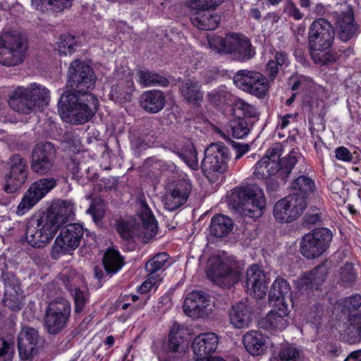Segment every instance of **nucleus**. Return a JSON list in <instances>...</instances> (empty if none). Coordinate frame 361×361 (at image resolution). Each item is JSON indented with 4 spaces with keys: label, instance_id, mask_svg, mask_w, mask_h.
Returning a JSON list of instances; mask_svg holds the SVG:
<instances>
[{
    "label": "nucleus",
    "instance_id": "f257e3e1",
    "mask_svg": "<svg viewBox=\"0 0 361 361\" xmlns=\"http://www.w3.org/2000/svg\"><path fill=\"white\" fill-rule=\"evenodd\" d=\"M74 214V204L68 200H58L47 211L36 212L27 221L25 231L27 243L33 247H44Z\"/></svg>",
    "mask_w": 361,
    "mask_h": 361
},
{
    "label": "nucleus",
    "instance_id": "f03ea898",
    "mask_svg": "<svg viewBox=\"0 0 361 361\" xmlns=\"http://www.w3.org/2000/svg\"><path fill=\"white\" fill-rule=\"evenodd\" d=\"M99 106L97 98L93 94L65 92L58 102L59 113L66 122L81 124L90 121Z\"/></svg>",
    "mask_w": 361,
    "mask_h": 361
},
{
    "label": "nucleus",
    "instance_id": "7ed1b4c3",
    "mask_svg": "<svg viewBox=\"0 0 361 361\" xmlns=\"http://www.w3.org/2000/svg\"><path fill=\"white\" fill-rule=\"evenodd\" d=\"M334 30L324 18L315 20L308 33V46L312 59L324 66L336 61L338 57L329 51L334 40Z\"/></svg>",
    "mask_w": 361,
    "mask_h": 361
},
{
    "label": "nucleus",
    "instance_id": "20e7f679",
    "mask_svg": "<svg viewBox=\"0 0 361 361\" xmlns=\"http://www.w3.org/2000/svg\"><path fill=\"white\" fill-rule=\"evenodd\" d=\"M281 145L274 144L255 164L253 175L258 179L276 176L286 180L298 162V152L292 150L288 157L280 159Z\"/></svg>",
    "mask_w": 361,
    "mask_h": 361
},
{
    "label": "nucleus",
    "instance_id": "39448f33",
    "mask_svg": "<svg viewBox=\"0 0 361 361\" xmlns=\"http://www.w3.org/2000/svg\"><path fill=\"white\" fill-rule=\"evenodd\" d=\"M49 90L44 85L33 82L27 87L18 86L9 97L8 104L15 111L29 114L37 108L49 104Z\"/></svg>",
    "mask_w": 361,
    "mask_h": 361
},
{
    "label": "nucleus",
    "instance_id": "423d86ee",
    "mask_svg": "<svg viewBox=\"0 0 361 361\" xmlns=\"http://www.w3.org/2000/svg\"><path fill=\"white\" fill-rule=\"evenodd\" d=\"M209 44L211 49L229 54L234 60L240 62L250 60L255 54L250 39L238 33L228 34L225 37H214L209 40Z\"/></svg>",
    "mask_w": 361,
    "mask_h": 361
},
{
    "label": "nucleus",
    "instance_id": "0eeeda50",
    "mask_svg": "<svg viewBox=\"0 0 361 361\" xmlns=\"http://www.w3.org/2000/svg\"><path fill=\"white\" fill-rule=\"evenodd\" d=\"M231 200L237 212L251 218L260 217L266 205L263 190L255 185L235 191Z\"/></svg>",
    "mask_w": 361,
    "mask_h": 361
},
{
    "label": "nucleus",
    "instance_id": "6e6552de",
    "mask_svg": "<svg viewBox=\"0 0 361 361\" xmlns=\"http://www.w3.org/2000/svg\"><path fill=\"white\" fill-rule=\"evenodd\" d=\"M27 49L25 38L17 31L6 32L0 38V63L15 66L23 63Z\"/></svg>",
    "mask_w": 361,
    "mask_h": 361
},
{
    "label": "nucleus",
    "instance_id": "1a4fd4ad",
    "mask_svg": "<svg viewBox=\"0 0 361 361\" xmlns=\"http://www.w3.org/2000/svg\"><path fill=\"white\" fill-rule=\"evenodd\" d=\"M96 76L93 69L80 60L73 61L68 68L66 92L90 94L95 85Z\"/></svg>",
    "mask_w": 361,
    "mask_h": 361
},
{
    "label": "nucleus",
    "instance_id": "9d476101",
    "mask_svg": "<svg viewBox=\"0 0 361 361\" xmlns=\"http://www.w3.org/2000/svg\"><path fill=\"white\" fill-rule=\"evenodd\" d=\"M71 311L69 301L62 298H56L48 305L44 321L49 334H58L66 327Z\"/></svg>",
    "mask_w": 361,
    "mask_h": 361
},
{
    "label": "nucleus",
    "instance_id": "9b49d317",
    "mask_svg": "<svg viewBox=\"0 0 361 361\" xmlns=\"http://www.w3.org/2000/svg\"><path fill=\"white\" fill-rule=\"evenodd\" d=\"M331 240L332 233L329 229L315 228L302 237L300 246V252L307 259L317 258L328 249Z\"/></svg>",
    "mask_w": 361,
    "mask_h": 361
},
{
    "label": "nucleus",
    "instance_id": "f8f14e48",
    "mask_svg": "<svg viewBox=\"0 0 361 361\" xmlns=\"http://www.w3.org/2000/svg\"><path fill=\"white\" fill-rule=\"evenodd\" d=\"M8 173L4 177V190L13 193L26 181L28 174V164L26 159L19 154H13L6 162Z\"/></svg>",
    "mask_w": 361,
    "mask_h": 361
},
{
    "label": "nucleus",
    "instance_id": "ddd939ff",
    "mask_svg": "<svg viewBox=\"0 0 361 361\" xmlns=\"http://www.w3.org/2000/svg\"><path fill=\"white\" fill-rule=\"evenodd\" d=\"M84 228L80 224H69L61 228L51 251V257L57 259L61 254L75 250L83 237Z\"/></svg>",
    "mask_w": 361,
    "mask_h": 361
},
{
    "label": "nucleus",
    "instance_id": "4468645a",
    "mask_svg": "<svg viewBox=\"0 0 361 361\" xmlns=\"http://www.w3.org/2000/svg\"><path fill=\"white\" fill-rule=\"evenodd\" d=\"M233 82L243 91L259 98L264 97L269 89L266 77L253 71H238L233 76Z\"/></svg>",
    "mask_w": 361,
    "mask_h": 361
},
{
    "label": "nucleus",
    "instance_id": "2eb2a0df",
    "mask_svg": "<svg viewBox=\"0 0 361 361\" xmlns=\"http://www.w3.org/2000/svg\"><path fill=\"white\" fill-rule=\"evenodd\" d=\"M56 159V149L50 142L37 144L31 152L30 167L33 172L45 175L52 171Z\"/></svg>",
    "mask_w": 361,
    "mask_h": 361
},
{
    "label": "nucleus",
    "instance_id": "dca6fc26",
    "mask_svg": "<svg viewBox=\"0 0 361 361\" xmlns=\"http://www.w3.org/2000/svg\"><path fill=\"white\" fill-rule=\"evenodd\" d=\"M228 149L221 143H212L204 150L202 162L204 174L209 177L216 173H224L227 169Z\"/></svg>",
    "mask_w": 361,
    "mask_h": 361
},
{
    "label": "nucleus",
    "instance_id": "f3484780",
    "mask_svg": "<svg viewBox=\"0 0 361 361\" xmlns=\"http://www.w3.org/2000/svg\"><path fill=\"white\" fill-rule=\"evenodd\" d=\"M307 207V202L303 197L295 195L279 200L274 207V216L281 223H290L298 219Z\"/></svg>",
    "mask_w": 361,
    "mask_h": 361
},
{
    "label": "nucleus",
    "instance_id": "a211bd4d",
    "mask_svg": "<svg viewBox=\"0 0 361 361\" xmlns=\"http://www.w3.org/2000/svg\"><path fill=\"white\" fill-rule=\"evenodd\" d=\"M331 16L343 42H347L355 35L358 26L355 23L353 11L348 4L345 2L337 4Z\"/></svg>",
    "mask_w": 361,
    "mask_h": 361
},
{
    "label": "nucleus",
    "instance_id": "6ab92c4d",
    "mask_svg": "<svg viewBox=\"0 0 361 361\" xmlns=\"http://www.w3.org/2000/svg\"><path fill=\"white\" fill-rule=\"evenodd\" d=\"M56 185V180L53 178H45L35 181L19 203L16 213L23 215Z\"/></svg>",
    "mask_w": 361,
    "mask_h": 361
},
{
    "label": "nucleus",
    "instance_id": "aec40b11",
    "mask_svg": "<svg viewBox=\"0 0 361 361\" xmlns=\"http://www.w3.org/2000/svg\"><path fill=\"white\" fill-rule=\"evenodd\" d=\"M210 297L200 290L189 293L184 302L185 313L193 318L198 319L207 317L212 311Z\"/></svg>",
    "mask_w": 361,
    "mask_h": 361
},
{
    "label": "nucleus",
    "instance_id": "412c9836",
    "mask_svg": "<svg viewBox=\"0 0 361 361\" xmlns=\"http://www.w3.org/2000/svg\"><path fill=\"white\" fill-rule=\"evenodd\" d=\"M40 338L37 330L25 326L18 336L19 356L23 360H32L38 354Z\"/></svg>",
    "mask_w": 361,
    "mask_h": 361
},
{
    "label": "nucleus",
    "instance_id": "4be33fe9",
    "mask_svg": "<svg viewBox=\"0 0 361 361\" xmlns=\"http://www.w3.org/2000/svg\"><path fill=\"white\" fill-rule=\"evenodd\" d=\"M192 184L186 179L176 181L172 188L164 195L163 200L165 208L173 211L184 204L191 192Z\"/></svg>",
    "mask_w": 361,
    "mask_h": 361
},
{
    "label": "nucleus",
    "instance_id": "5701e85b",
    "mask_svg": "<svg viewBox=\"0 0 361 361\" xmlns=\"http://www.w3.org/2000/svg\"><path fill=\"white\" fill-rule=\"evenodd\" d=\"M269 281V274L258 265L254 264L247 270V288L252 291L255 298L261 299L266 295Z\"/></svg>",
    "mask_w": 361,
    "mask_h": 361
},
{
    "label": "nucleus",
    "instance_id": "b1692460",
    "mask_svg": "<svg viewBox=\"0 0 361 361\" xmlns=\"http://www.w3.org/2000/svg\"><path fill=\"white\" fill-rule=\"evenodd\" d=\"M2 279L5 285L4 298V305L12 311H18L23 306V295L15 276L8 272H3Z\"/></svg>",
    "mask_w": 361,
    "mask_h": 361
},
{
    "label": "nucleus",
    "instance_id": "393cba45",
    "mask_svg": "<svg viewBox=\"0 0 361 361\" xmlns=\"http://www.w3.org/2000/svg\"><path fill=\"white\" fill-rule=\"evenodd\" d=\"M264 317L259 319L258 326L260 329L269 331H281L288 324L289 308L288 307H272Z\"/></svg>",
    "mask_w": 361,
    "mask_h": 361
},
{
    "label": "nucleus",
    "instance_id": "a878e982",
    "mask_svg": "<svg viewBox=\"0 0 361 361\" xmlns=\"http://www.w3.org/2000/svg\"><path fill=\"white\" fill-rule=\"evenodd\" d=\"M219 344V338L214 333H204L196 336L193 340L192 348L197 360H206L208 356L214 353Z\"/></svg>",
    "mask_w": 361,
    "mask_h": 361
},
{
    "label": "nucleus",
    "instance_id": "bb28decb",
    "mask_svg": "<svg viewBox=\"0 0 361 361\" xmlns=\"http://www.w3.org/2000/svg\"><path fill=\"white\" fill-rule=\"evenodd\" d=\"M290 286L283 279H277L273 283L269 294V302L271 307H288L291 302Z\"/></svg>",
    "mask_w": 361,
    "mask_h": 361
},
{
    "label": "nucleus",
    "instance_id": "cd10ccee",
    "mask_svg": "<svg viewBox=\"0 0 361 361\" xmlns=\"http://www.w3.org/2000/svg\"><path fill=\"white\" fill-rule=\"evenodd\" d=\"M209 274L212 277L214 283L224 288H229L238 281V272L223 262H220L216 267H213L209 270Z\"/></svg>",
    "mask_w": 361,
    "mask_h": 361
},
{
    "label": "nucleus",
    "instance_id": "c85d7f7f",
    "mask_svg": "<svg viewBox=\"0 0 361 361\" xmlns=\"http://www.w3.org/2000/svg\"><path fill=\"white\" fill-rule=\"evenodd\" d=\"M228 315L231 324L235 329L247 328L252 320V309L245 302L233 305L228 312Z\"/></svg>",
    "mask_w": 361,
    "mask_h": 361
},
{
    "label": "nucleus",
    "instance_id": "c756f323",
    "mask_svg": "<svg viewBox=\"0 0 361 361\" xmlns=\"http://www.w3.org/2000/svg\"><path fill=\"white\" fill-rule=\"evenodd\" d=\"M329 271L326 262H323L315 267L312 271L304 275L299 281L300 290L302 292L307 290L318 289V287L326 280Z\"/></svg>",
    "mask_w": 361,
    "mask_h": 361
},
{
    "label": "nucleus",
    "instance_id": "7c9ffc66",
    "mask_svg": "<svg viewBox=\"0 0 361 361\" xmlns=\"http://www.w3.org/2000/svg\"><path fill=\"white\" fill-rule=\"evenodd\" d=\"M267 337L259 331H247L243 337V343L246 350L252 355H260L267 350Z\"/></svg>",
    "mask_w": 361,
    "mask_h": 361
},
{
    "label": "nucleus",
    "instance_id": "2f4dec72",
    "mask_svg": "<svg viewBox=\"0 0 361 361\" xmlns=\"http://www.w3.org/2000/svg\"><path fill=\"white\" fill-rule=\"evenodd\" d=\"M190 20L197 28L203 30H214L218 27L221 17L208 10H195Z\"/></svg>",
    "mask_w": 361,
    "mask_h": 361
},
{
    "label": "nucleus",
    "instance_id": "473e14b6",
    "mask_svg": "<svg viewBox=\"0 0 361 361\" xmlns=\"http://www.w3.org/2000/svg\"><path fill=\"white\" fill-rule=\"evenodd\" d=\"M140 102L142 108L152 114L159 112L165 106L166 99L160 90H149L142 93Z\"/></svg>",
    "mask_w": 361,
    "mask_h": 361
},
{
    "label": "nucleus",
    "instance_id": "72a5a7b5",
    "mask_svg": "<svg viewBox=\"0 0 361 361\" xmlns=\"http://www.w3.org/2000/svg\"><path fill=\"white\" fill-rule=\"evenodd\" d=\"M179 90L184 100L192 104H200L203 100L204 93L200 83L193 79H188L179 86Z\"/></svg>",
    "mask_w": 361,
    "mask_h": 361
},
{
    "label": "nucleus",
    "instance_id": "f704fd0d",
    "mask_svg": "<svg viewBox=\"0 0 361 361\" xmlns=\"http://www.w3.org/2000/svg\"><path fill=\"white\" fill-rule=\"evenodd\" d=\"M134 90V83L131 79L121 80L111 87L110 97L120 104L129 102L132 100Z\"/></svg>",
    "mask_w": 361,
    "mask_h": 361
},
{
    "label": "nucleus",
    "instance_id": "c9c22d12",
    "mask_svg": "<svg viewBox=\"0 0 361 361\" xmlns=\"http://www.w3.org/2000/svg\"><path fill=\"white\" fill-rule=\"evenodd\" d=\"M348 326L345 329L341 337L343 341L349 344H355L361 341V314L348 315Z\"/></svg>",
    "mask_w": 361,
    "mask_h": 361
},
{
    "label": "nucleus",
    "instance_id": "e433bc0d",
    "mask_svg": "<svg viewBox=\"0 0 361 361\" xmlns=\"http://www.w3.org/2000/svg\"><path fill=\"white\" fill-rule=\"evenodd\" d=\"M233 228V221L231 218L223 214H216L212 218L209 232L216 238H222L230 233Z\"/></svg>",
    "mask_w": 361,
    "mask_h": 361
},
{
    "label": "nucleus",
    "instance_id": "4c0bfd02",
    "mask_svg": "<svg viewBox=\"0 0 361 361\" xmlns=\"http://www.w3.org/2000/svg\"><path fill=\"white\" fill-rule=\"evenodd\" d=\"M102 262L105 273L109 276L116 274L125 264L124 258L118 250L114 248H108L106 250Z\"/></svg>",
    "mask_w": 361,
    "mask_h": 361
},
{
    "label": "nucleus",
    "instance_id": "58836bf2",
    "mask_svg": "<svg viewBox=\"0 0 361 361\" xmlns=\"http://www.w3.org/2000/svg\"><path fill=\"white\" fill-rule=\"evenodd\" d=\"M140 217L142 223L145 238L150 239L155 236L157 233L158 224L152 211L145 203H142Z\"/></svg>",
    "mask_w": 361,
    "mask_h": 361
},
{
    "label": "nucleus",
    "instance_id": "ea45409f",
    "mask_svg": "<svg viewBox=\"0 0 361 361\" xmlns=\"http://www.w3.org/2000/svg\"><path fill=\"white\" fill-rule=\"evenodd\" d=\"M357 281V272L354 265L350 262H345L341 267L338 272L337 283L344 288L354 286Z\"/></svg>",
    "mask_w": 361,
    "mask_h": 361
},
{
    "label": "nucleus",
    "instance_id": "a19ab883",
    "mask_svg": "<svg viewBox=\"0 0 361 361\" xmlns=\"http://www.w3.org/2000/svg\"><path fill=\"white\" fill-rule=\"evenodd\" d=\"M290 188L294 191L291 195L302 197L303 200L307 202L308 196L313 192L314 183L311 178L305 176H300L294 180Z\"/></svg>",
    "mask_w": 361,
    "mask_h": 361
},
{
    "label": "nucleus",
    "instance_id": "79ce46f5",
    "mask_svg": "<svg viewBox=\"0 0 361 361\" xmlns=\"http://www.w3.org/2000/svg\"><path fill=\"white\" fill-rule=\"evenodd\" d=\"M187 165L192 169L198 168L197 152L191 141L187 140L184 147L177 149L176 152Z\"/></svg>",
    "mask_w": 361,
    "mask_h": 361
},
{
    "label": "nucleus",
    "instance_id": "37998d69",
    "mask_svg": "<svg viewBox=\"0 0 361 361\" xmlns=\"http://www.w3.org/2000/svg\"><path fill=\"white\" fill-rule=\"evenodd\" d=\"M137 76L139 82L144 87L154 85L166 87L169 85L167 79L153 72L139 71Z\"/></svg>",
    "mask_w": 361,
    "mask_h": 361
},
{
    "label": "nucleus",
    "instance_id": "c03bdc74",
    "mask_svg": "<svg viewBox=\"0 0 361 361\" xmlns=\"http://www.w3.org/2000/svg\"><path fill=\"white\" fill-rule=\"evenodd\" d=\"M186 329L179 324L174 323L169 334V348L172 352H177L183 342Z\"/></svg>",
    "mask_w": 361,
    "mask_h": 361
},
{
    "label": "nucleus",
    "instance_id": "a18cd8bd",
    "mask_svg": "<svg viewBox=\"0 0 361 361\" xmlns=\"http://www.w3.org/2000/svg\"><path fill=\"white\" fill-rule=\"evenodd\" d=\"M233 113L239 118H255L259 113L255 107L242 99L236 101L233 106Z\"/></svg>",
    "mask_w": 361,
    "mask_h": 361
},
{
    "label": "nucleus",
    "instance_id": "49530a36",
    "mask_svg": "<svg viewBox=\"0 0 361 361\" xmlns=\"http://www.w3.org/2000/svg\"><path fill=\"white\" fill-rule=\"evenodd\" d=\"M137 226L135 220L119 219L116 220V230L118 234L125 240H129L137 233Z\"/></svg>",
    "mask_w": 361,
    "mask_h": 361
},
{
    "label": "nucleus",
    "instance_id": "de8ad7c7",
    "mask_svg": "<svg viewBox=\"0 0 361 361\" xmlns=\"http://www.w3.org/2000/svg\"><path fill=\"white\" fill-rule=\"evenodd\" d=\"M73 0H32V4L36 9L44 11L47 6H51L55 11L60 12L72 6Z\"/></svg>",
    "mask_w": 361,
    "mask_h": 361
},
{
    "label": "nucleus",
    "instance_id": "09e8293b",
    "mask_svg": "<svg viewBox=\"0 0 361 361\" xmlns=\"http://www.w3.org/2000/svg\"><path fill=\"white\" fill-rule=\"evenodd\" d=\"M168 259L169 256L166 252H160L148 260L145 264V269L148 275L151 276L157 271L164 269L168 262Z\"/></svg>",
    "mask_w": 361,
    "mask_h": 361
},
{
    "label": "nucleus",
    "instance_id": "8fccbe9b",
    "mask_svg": "<svg viewBox=\"0 0 361 361\" xmlns=\"http://www.w3.org/2000/svg\"><path fill=\"white\" fill-rule=\"evenodd\" d=\"M300 350L292 345L281 347L278 355L274 357L271 361H300Z\"/></svg>",
    "mask_w": 361,
    "mask_h": 361
},
{
    "label": "nucleus",
    "instance_id": "3c124183",
    "mask_svg": "<svg viewBox=\"0 0 361 361\" xmlns=\"http://www.w3.org/2000/svg\"><path fill=\"white\" fill-rule=\"evenodd\" d=\"M154 141L153 135L144 133L133 137L131 140V147L135 153L139 154L140 152L151 147Z\"/></svg>",
    "mask_w": 361,
    "mask_h": 361
},
{
    "label": "nucleus",
    "instance_id": "603ef678",
    "mask_svg": "<svg viewBox=\"0 0 361 361\" xmlns=\"http://www.w3.org/2000/svg\"><path fill=\"white\" fill-rule=\"evenodd\" d=\"M57 44L59 52L63 54H72L74 52L75 47L77 46L75 37L68 33L61 35Z\"/></svg>",
    "mask_w": 361,
    "mask_h": 361
},
{
    "label": "nucleus",
    "instance_id": "864d4df0",
    "mask_svg": "<svg viewBox=\"0 0 361 361\" xmlns=\"http://www.w3.org/2000/svg\"><path fill=\"white\" fill-rule=\"evenodd\" d=\"M71 295L74 300L75 312H81L89 300V293L87 290H81L76 287L72 290Z\"/></svg>",
    "mask_w": 361,
    "mask_h": 361
},
{
    "label": "nucleus",
    "instance_id": "5fc2aeb1",
    "mask_svg": "<svg viewBox=\"0 0 361 361\" xmlns=\"http://www.w3.org/2000/svg\"><path fill=\"white\" fill-rule=\"evenodd\" d=\"M252 125V121H247L245 118H239L234 122L231 128L233 136L238 139L245 137L250 133Z\"/></svg>",
    "mask_w": 361,
    "mask_h": 361
},
{
    "label": "nucleus",
    "instance_id": "6e6d98bb",
    "mask_svg": "<svg viewBox=\"0 0 361 361\" xmlns=\"http://www.w3.org/2000/svg\"><path fill=\"white\" fill-rule=\"evenodd\" d=\"M361 306V295L359 294H354L350 297L345 298L341 302V311L344 313H351L358 310Z\"/></svg>",
    "mask_w": 361,
    "mask_h": 361
},
{
    "label": "nucleus",
    "instance_id": "4d7b16f0",
    "mask_svg": "<svg viewBox=\"0 0 361 361\" xmlns=\"http://www.w3.org/2000/svg\"><path fill=\"white\" fill-rule=\"evenodd\" d=\"M229 97V93L223 88L214 90L207 94L209 102L216 106H220L227 103Z\"/></svg>",
    "mask_w": 361,
    "mask_h": 361
},
{
    "label": "nucleus",
    "instance_id": "13d9d810",
    "mask_svg": "<svg viewBox=\"0 0 361 361\" xmlns=\"http://www.w3.org/2000/svg\"><path fill=\"white\" fill-rule=\"evenodd\" d=\"M224 0H192L190 7L192 10H208L214 9L224 2Z\"/></svg>",
    "mask_w": 361,
    "mask_h": 361
},
{
    "label": "nucleus",
    "instance_id": "bf43d9fd",
    "mask_svg": "<svg viewBox=\"0 0 361 361\" xmlns=\"http://www.w3.org/2000/svg\"><path fill=\"white\" fill-rule=\"evenodd\" d=\"M92 215L94 221L97 222L102 219L104 214V207L101 202L93 201L91 206L87 211Z\"/></svg>",
    "mask_w": 361,
    "mask_h": 361
},
{
    "label": "nucleus",
    "instance_id": "052dcab7",
    "mask_svg": "<svg viewBox=\"0 0 361 361\" xmlns=\"http://www.w3.org/2000/svg\"><path fill=\"white\" fill-rule=\"evenodd\" d=\"M68 167L74 177H82L83 171L88 170L85 163L77 162L75 159L71 160L68 164Z\"/></svg>",
    "mask_w": 361,
    "mask_h": 361
},
{
    "label": "nucleus",
    "instance_id": "680f3d73",
    "mask_svg": "<svg viewBox=\"0 0 361 361\" xmlns=\"http://www.w3.org/2000/svg\"><path fill=\"white\" fill-rule=\"evenodd\" d=\"M321 221V216L318 212L307 213L303 217L302 225L303 227L310 228Z\"/></svg>",
    "mask_w": 361,
    "mask_h": 361
},
{
    "label": "nucleus",
    "instance_id": "e2e57ef3",
    "mask_svg": "<svg viewBox=\"0 0 361 361\" xmlns=\"http://www.w3.org/2000/svg\"><path fill=\"white\" fill-rule=\"evenodd\" d=\"M283 11L288 16H293L295 20H300L303 17V14L296 7L295 4L291 1L287 3Z\"/></svg>",
    "mask_w": 361,
    "mask_h": 361
},
{
    "label": "nucleus",
    "instance_id": "0e129e2a",
    "mask_svg": "<svg viewBox=\"0 0 361 361\" xmlns=\"http://www.w3.org/2000/svg\"><path fill=\"white\" fill-rule=\"evenodd\" d=\"M335 154L336 159L343 161L350 162L353 159V155L350 152L343 146L336 149Z\"/></svg>",
    "mask_w": 361,
    "mask_h": 361
},
{
    "label": "nucleus",
    "instance_id": "69168bd1",
    "mask_svg": "<svg viewBox=\"0 0 361 361\" xmlns=\"http://www.w3.org/2000/svg\"><path fill=\"white\" fill-rule=\"evenodd\" d=\"M330 190L334 194L338 195L339 197H343L345 194L344 184L340 179H336L331 183Z\"/></svg>",
    "mask_w": 361,
    "mask_h": 361
},
{
    "label": "nucleus",
    "instance_id": "338daca9",
    "mask_svg": "<svg viewBox=\"0 0 361 361\" xmlns=\"http://www.w3.org/2000/svg\"><path fill=\"white\" fill-rule=\"evenodd\" d=\"M232 146L235 152V160L239 159L250 149V147L247 144L241 145L239 142H233Z\"/></svg>",
    "mask_w": 361,
    "mask_h": 361
},
{
    "label": "nucleus",
    "instance_id": "774afa93",
    "mask_svg": "<svg viewBox=\"0 0 361 361\" xmlns=\"http://www.w3.org/2000/svg\"><path fill=\"white\" fill-rule=\"evenodd\" d=\"M13 350V342H9L5 339H1L0 344V357H5Z\"/></svg>",
    "mask_w": 361,
    "mask_h": 361
}]
</instances>
